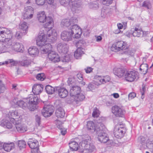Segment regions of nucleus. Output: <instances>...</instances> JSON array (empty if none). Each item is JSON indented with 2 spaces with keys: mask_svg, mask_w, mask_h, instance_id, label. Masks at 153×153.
<instances>
[{
  "mask_svg": "<svg viewBox=\"0 0 153 153\" xmlns=\"http://www.w3.org/2000/svg\"><path fill=\"white\" fill-rule=\"evenodd\" d=\"M39 102V98L33 94H30L29 96L24 100H19L16 101V100L12 102V104L14 106H19L22 108L27 107L31 111H34L36 108V105Z\"/></svg>",
  "mask_w": 153,
  "mask_h": 153,
  "instance_id": "obj_1",
  "label": "nucleus"
},
{
  "mask_svg": "<svg viewBox=\"0 0 153 153\" xmlns=\"http://www.w3.org/2000/svg\"><path fill=\"white\" fill-rule=\"evenodd\" d=\"M46 23L44 25L45 29H46V30H48L47 32V35L48 36L49 39L51 40V41L53 40H55L57 38V33L55 30H51L53 26V21L52 18L49 16H48L47 18L45 21Z\"/></svg>",
  "mask_w": 153,
  "mask_h": 153,
  "instance_id": "obj_2",
  "label": "nucleus"
},
{
  "mask_svg": "<svg viewBox=\"0 0 153 153\" xmlns=\"http://www.w3.org/2000/svg\"><path fill=\"white\" fill-rule=\"evenodd\" d=\"M21 116L14 115L13 117H9L10 121L14 124L17 131L19 132H24L26 131L25 125L22 123L20 120Z\"/></svg>",
  "mask_w": 153,
  "mask_h": 153,
  "instance_id": "obj_3",
  "label": "nucleus"
},
{
  "mask_svg": "<svg viewBox=\"0 0 153 153\" xmlns=\"http://www.w3.org/2000/svg\"><path fill=\"white\" fill-rule=\"evenodd\" d=\"M79 146L82 149V153H90L94 150V146L92 143H90L87 140H82L80 143Z\"/></svg>",
  "mask_w": 153,
  "mask_h": 153,
  "instance_id": "obj_4",
  "label": "nucleus"
},
{
  "mask_svg": "<svg viewBox=\"0 0 153 153\" xmlns=\"http://www.w3.org/2000/svg\"><path fill=\"white\" fill-rule=\"evenodd\" d=\"M48 36L45 35L43 30H41L39 32L38 36L36 39V44L39 46H42L45 45L48 39L50 42H53L55 40L51 41V40L49 39Z\"/></svg>",
  "mask_w": 153,
  "mask_h": 153,
  "instance_id": "obj_5",
  "label": "nucleus"
},
{
  "mask_svg": "<svg viewBox=\"0 0 153 153\" xmlns=\"http://www.w3.org/2000/svg\"><path fill=\"white\" fill-rule=\"evenodd\" d=\"M13 35L11 31L9 29L5 35L4 38H2V41L3 46L7 48H11L13 42L12 39Z\"/></svg>",
  "mask_w": 153,
  "mask_h": 153,
  "instance_id": "obj_6",
  "label": "nucleus"
},
{
  "mask_svg": "<svg viewBox=\"0 0 153 153\" xmlns=\"http://www.w3.org/2000/svg\"><path fill=\"white\" fill-rule=\"evenodd\" d=\"M105 128L103 125L101 126L99 131L96 133L98 135V139L101 143H106L109 140L108 137L107 136L106 133L105 132Z\"/></svg>",
  "mask_w": 153,
  "mask_h": 153,
  "instance_id": "obj_7",
  "label": "nucleus"
},
{
  "mask_svg": "<svg viewBox=\"0 0 153 153\" xmlns=\"http://www.w3.org/2000/svg\"><path fill=\"white\" fill-rule=\"evenodd\" d=\"M69 30L73 38L78 39L80 37L82 33L81 29L76 24L71 26Z\"/></svg>",
  "mask_w": 153,
  "mask_h": 153,
  "instance_id": "obj_8",
  "label": "nucleus"
},
{
  "mask_svg": "<svg viewBox=\"0 0 153 153\" xmlns=\"http://www.w3.org/2000/svg\"><path fill=\"white\" fill-rule=\"evenodd\" d=\"M34 13V9L32 7H25L22 15L23 19L27 21L30 20L33 18Z\"/></svg>",
  "mask_w": 153,
  "mask_h": 153,
  "instance_id": "obj_9",
  "label": "nucleus"
},
{
  "mask_svg": "<svg viewBox=\"0 0 153 153\" xmlns=\"http://www.w3.org/2000/svg\"><path fill=\"white\" fill-rule=\"evenodd\" d=\"M111 50L115 52L127 48L126 43L122 41H119L114 43L112 45Z\"/></svg>",
  "mask_w": 153,
  "mask_h": 153,
  "instance_id": "obj_10",
  "label": "nucleus"
},
{
  "mask_svg": "<svg viewBox=\"0 0 153 153\" xmlns=\"http://www.w3.org/2000/svg\"><path fill=\"white\" fill-rule=\"evenodd\" d=\"M77 20L76 18H71L70 19H65L62 20L61 22V26L64 27H70L73 24H76Z\"/></svg>",
  "mask_w": 153,
  "mask_h": 153,
  "instance_id": "obj_11",
  "label": "nucleus"
},
{
  "mask_svg": "<svg viewBox=\"0 0 153 153\" xmlns=\"http://www.w3.org/2000/svg\"><path fill=\"white\" fill-rule=\"evenodd\" d=\"M138 76V73L136 71H126L125 78L127 81H133Z\"/></svg>",
  "mask_w": 153,
  "mask_h": 153,
  "instance_id": "obj_12",
  "label": "nucleus"
},
{
  "mask_svg": "<svg viewBox=\"0 0 153 153\" xmlns=\"http://www.w3.org/2000/svg\"><path fill=\"white\" fill-rule=\"evenodd\" d=\"M104 125L101 123H98L95 125L94 123L91 121L88 122L87 123V128L88 130H93L98 132L99 131V129L100 128L101 126H102Z\"/></svg>",
  "mask_w": 153,
  "mask_h": 153,
  "instance_id": "obj_13",
  "label": "nucleus"
},
{
  "mask_svg": "<svg viewBox=\"0 0 153 153\" xmlns=\"http://www.w3.org/2000/svg\"><path fill=\"white\" fill-rule=\"evenodd\" d=\"M7 117L6 119L2 120L0 122V125L4 128L10 129L12 128L13 124L9 119V117H11L12 115H7Z\"/></svg>",
  "mask_w": 153,
  "mask_h": 153,
  "instance_id": "obj_14",
  "label": "nucleus"
},
{
  "mask_svg": "<svg viewBox=\"0 0 153 153\" xmlns=\"http://www.w3.org/2000/svg\"><path fill=\"white\" fill-rule=\"evenodd\" d=\"M57 47L58 51L61 54H66L68 51V46L65 43H59L57 45Z\"/></svg>",
  "mask_w": 153,
  "mask_h": 153,
  "instance_id": "obj_15",
  "label": "nucleus"
},
{
  "mask_svg": "<svg viewBox=\"0 0 153 153\" xmlns=\"http://www.w3.org/2000/svg\"><path fill=\"white\" fill-rule=\"evenodd\" d=\"M57 119L55 121L56 127L59 129H62L63 127L62 124L65 121L64 115H57Z\"/></svg>",
  "mask_w": 153,
  "mask_h": 153,
  "instance_id": "obj_16",
  "label": "nucleus"
},
{
  "mask_svg": "<svg viewBox=\"0 0 153 153\" xmlns=\"http://www.w3.org/2000/svg\"><path fill=\"white\" fill-rule=\"evenodd\" d=\"M61 39L65 41L68 42L72 39L73 36L69 31H63L61 35Z\"/></svg>",
  "mask_w": 153,
  "mask_h": 153,
  "instance_id": "obj_17",
  "label": "nucleus"
},
{
  "mask_svg": "<svg viewBox=\"0 0 153 153\" xmlns=\"http://www.w3.org/2000/svg\"><path fill=\"white\" fill-rule=\"evenodd\" d=\"M49 59L52 61L56 62L60 61V58L59 56L53 51L47 53Z\"/></svg>",
  "mask_w": 153,
  "mask_h": 153,
  "instance_id": "obj_18",
  "label": "nucleus"
},
{
  "mask_svg": "<svg viewBox=\"0 0 153 153\" xmlns=\"http://www.w3.org/2000/svg\"><path fill=\"white\" fill-rule=\"evenodd\" d=\"M54 111L53 107L48 105H45L43 108L42 110V115L48 114L49 115H52Z\"/></svg>",
  "mask_w": 153,
  "mask_h": 153,
  "instance_id": "obj_19",
  "label": "nucleus"
},
{
  "mask_svg": "<svg viewBox=\"0 0 153 153\" xmlns=\"http://www.w3.org/2000/svg\"><path fill=\"white\" fill-rule=\"evenodd\" d=\"M11 48L15 51L22 52L24 48L23 45L22 43L19 42H14Z\"/></svg>",
  "mask_w": 153,
  "mask_h": 153,
  "instance_id": "obj_20",
  "label": "nucleus"
},
{
  "mask_svg": "<svg viewBox=\"0 0 153 153\" xmlns=\"http://www.w3.org/2000/svg\"><path fill=\"white\" fill-rule=\"evenodd\" d=\"M81 88L78 86H71L70 89V95L71 98L74 97L80 92Z\"/></svg>",
  "mask_w": 153,
  "mask_h": 153,
  "instance_id": "obj_21",
  "label": "nucleus"
},
{
  "mask_svg": "<svg viewBox=\"0 0 153 153\" xmlns=\"http://www.w3.org/2000/svg\"><path fill=\"white\" fill-rule=\"evenodd\" d=\"M56 90L58 91V94L59 96L61 98H65L68 94V91L67 90L64 88H59L56 87Z\"/></svg>",
  "mask_w": 153,
  "mask_h": 153,
  "instance_id": "obj_22",
  "label": "nucleus"
},
{
  "mask_svg": "<svg viewBox=\"0 0 153 153\" xmlns=\"http://www.w3.org/2000/svg\"><path fill=\"white\" fill-rule=\"evenodd\" d=\"M122 129L121 130L117 127H115L114 128V136L118 139H121L124 136L126 131H123Z\"/></svg>",
  "mask_w": 153,
  "mask_h": 153,
  "instance_id": "obj_23",
  "label": "nucleus"
},
{
  "mask_svg": "<svg viewBox=\"0 0 153 153\" xmlns=\"http://www.w3.org/2000/svg\"><path fill=\"white\" fill-rule=\"evenodd\" d=\"M126 71L125 69L122 68H115L113 70L114 74L119 77H124Z\"/></svg>",
  "mask_w": 153,
  "mask_h": 153,
  "instance_id": "obj_24",
  "label": "nucleus"
},
{
  "mask_svg": "<svg viewBox=\"0 0 153 153\" xmlns=\"http://www.w3.org/2000/svg\"><path fill=\"white\" fill-rule=\"evenodd\" d=\"M43 88L42 85L37 84L34 85L32 88V91L34 94V96H37L36 95L40 93L43 90Z\"/></svg>",
  "mask_w": 153,
  "mask_h": 153,
  "instance_id": "obj_25",
  "label": "nucleus"
},
{
  "mask_svg": "<svg viewBox=\"0 0 153 153\" xmlns=\"http://www.w3.org/2000/svg\"><path fill=\"white\" fill-rule=\"evenodd\" d=\"M112 113L114 115H123L125 114V111L120 108L118 106L115 105L112 107Z\"/></svg>",
  "mask_w": 153,
  "mask_h": 153,
  "instance_id": "obj_26",
  "label": "nucleus"
},
{
  "mask_svg": "<svg viewBox=\"0 0 153 153\" xmlns=\"http://www.w3.org/2000/svg\"><path fill=\"white\" fill-rule=\"evenodd\" d=\"M51 115H36L35 123L36 126L38 127L40 126L41 122L45 119L50 117Z\"/></svg>",
  "mask_w": 153,
  "mask_h": 153,
  "instance_id": "obj_27",
  "label": "nucleus"
},
{
  "mask_svg": "<svg viewBox=\"0 0 153 153\" xmlns=\"http://www.w3.org/2000/svg\"><path fill=\"white\" fill-rule=\"evenodd\" d=\"M14 148V144L13 142L6 143L4 144L2 143V149L7 152H9Z\"/></svg>",
  "mask_w": 153,
  "mask_h": 153,
  "instance_id": "obj_28",
  "label": "nucleus"
},
{
  "mask_svg": "<svg viewBox=\"0 0 153 153\" xmlns=\"http://www.w3.org/2000/svg\"><path fill=\"white\" fill-rule=\"evenodd\" d=\"M37 18L38 21L40 23H44L47 18L44 11L39 12L37 14Z\"/></svg>",
  "mask_w": 153,
  "mask_h": 153,
  "instance_id": "obj_29",
  "label": "nucleus"
},
{
  "mask_svg": "<svg viewBox=\"0 0 153 153\" xmlns=\"http://www.w3.org/2000/svg\"><path fill=\"white\" fill-rule=\"evenodd\" d=\"M131 31L133 36L134 37H140L143 33V31L140 28L137 27L132 29Z\"/></svg>",
  "mask_w": 153,
  "mask_h": 153,
  "instance_id": "obj_30",
  "label": "nucleus"
},
{
  "mask_svg": "<svg viewBox=\"0 0 153 153\" xmlns=\"http://www.w3.org/2000/svg\"><path fill=\"white\" fill-rule=\"evenodd\" d=\"M44 46H45V48L41 50V52L43 53H47L53 51L52 45L50 43L46 42Z\"/></svg>",
  "mask_w": 153,
  "mask_h": 153,
  "instance_id": "obj_31",
  "label": "nucleus"
},
{
  "mask_svg": "<svg viewBox=\"0 0 153 153\" xmlns=\"http://www.w3.org/2000/svg\"><path fill=\"white\" fill-rule=\"evenodd\" d=\"M28 145L31 149L35 148L38 147L39 145L38 141L35 139H30L28 142Z\"/></svg>",
  "mask_w": 153,
  "mask_h": 153,
  "instance_id": "obj_32",
  "label": "nucleus"
},
{
  "mask_svg": "<svg viewBox=\"0 0 153 153\" xmlns=\"http://www.w3.org/2000/svg\"><path fill=\"white\" fill-rule=\"evenodd\" d=\"M28 52L29 54L32 56H37L39 54V50L35 47L30 48L28 49Z\"/></svg>",
  "mask_w": 153,
  "mask_h": 153,
  "instance_id": "obj_33",
  "label": "nucleus"
},
{
  "mask_svg": "<svg viewBox=\"0 0 153 153\" xmlns=\"http://www.w3.org/2000/svg\"><path fill=\"white\" fill-rule=\"evenodd\" d=\"M146 139L143 136L140 137L138 139V141L141 144L140 146L142 149H146L147 148V143H146Z\"/></svg>",
  "mask_w": 153,
  "mask_h": 153,
  "instance_id": "obj_34",
  "label": "nucleus"
},
{
  "mask_svg": "<svg viewBox=\"0 0 153 153\" xmlns=\"http://www.w3.org/2000/svg\"><path fill=\"white\" fill-rule=\"evenodd\" d=\"M85 97L84 95L80 92L74 97V101L76 103H78L79 102L83 101Z\"/></svg>",
  "mask_w": 153,
  "mask_h": 153,
  "instance_id": "obj_35",
  "label": "nucleus"
},
{
  "mask_svg": "<svg viewBox=\"0 0 153 153\" xmlns=\"http://www.w3.org/2000/svg\"><path fill=\"white\" fill-rule=\"evenodd\" d=\"M69 147L72 151H76L78 149L79 145L77 142L73 140H71L69 143Z\"/></svg>",
  "mask_w": 153,
  "mask_h": 153,
  "instance_id": "obj_36",
  "label": "nucleus"
},
{
  "mask_svg": "<svg viewBox=\"0 0 153 153\" xmlns=\"http://www.w3.org/2000/svg\"><path fill=\"white\" fill-rule=\"evenodd\" d=\"M83 54L84 52L83 49L80 48H79L74 52V56L76 59H79Z\"/></svg>",
  "mask_w": 153,
  "mask_h": 153,
  "instance_id": "obj_37",
  "label": "nucleus"
},
{
  "mask_svg": "<svg viewBox=\"0 0 153 153\" xmlns=\"http://www.w3.org/2000/svg\"><path fill=\"white\" fill-rule=\"evenodd\" d=\"M110 80L109 76H106L103 78H102L101 76H99L98 77V80L100 82L99 85L101 84H104L105 83L108 82Z\"/></svg>",
  "mask_w": 153,
  "mask_h": 153,
  "instance_id": "obj_38",
  "label": "nucleus"
},
{
  "mask_svg": "<svg viewBox=\"0 0 153 153\" xmlns=\"http://www.w3.org/2000/svg\"><path fill=\"white\" fill-rule=\"evenodd\" d=\"M80 0H69V6L70 7H78L80 6Z\"/></svg>",
  "mask_w": 153,
  "mask_h": 153,
  "instance_id": "obj_39",
  "label": "nucleus"
},
{
  "mask_svg": "<svg viewBox=\"0 0 153 153\" xmlns=\"http://www.w3.org/2000/svg\"><path fill=\"white\" fill-rule=\"evenodd\" d=\"M20 29L23 31L24 34L27 33L28 28L27 23L25 22H24L20 25Z\"/></svg>",
  "mask_w": 153,
  "mask_h": 153,
  "instance_id": "obj_40",
  "label": "nucleus"
},
{
  "mask_svg": "<svg viewBox=\"0 0 153 153\" xmlns=\"http://www.w3.org/2000/svg\"><path fill=\"white\" fill-rule=\"evenodd\" d=\"M63 56H62L60 59V61H61L62 62H67L69 61L70 59L71 56L67 53L65 54H62Z\"/></svg>",
  "mask_w": 153,
  "mask_h": 153,
  "instance_id": "obj_41",
  "label": "nucleus"
},
{
  "mask_svg": "<svg viewBox=\"0 0 153 153\" xmlns=\"http://www.w3.org/2000/svg\"><path fill=\"white\" fill-rule=\"evenodd\" d=\"M100 85H99V83H97V82L93 83H90L88 86L87 90L89 91L94 89L95 88H97L98 86Z\"/></svg>",
  "mask_w": 153,
  "mask_h": 153,
  "instance_id": "obj_42",
  "label": "nucleus"
},
{
  "mask_svg": "<svg viewBox=\"0 0 153 153\" xmlns=\"http://www.w3.org/2000/svg\"><path fill=\"white\" fill-rule=\"evenodd\" d=\"M46 91L47 93L49 94H52L56 90V87L55 88L49 85H47L45 88Z\"/></svg>",
  "mask_w": 153,
  "mask_h": 153,
  "instance_id": "obj_43",
  "label": "nucleus"
},
{
  "mask_svg": "<svg viewBox=\"0 0 153 153\" xmlns=\"http://www.w3.org/2000/svg\"><path fill=\"white\" fill-rule=\"evenodd\" d=\"M9 29L7 28L0 27V39L2 40L1 38H4L5 35Z\"/></svg>",
  "mask_w": 153,
  "mask_h": 153,
  "instance_id": "obj_44",
  "label": "nucleus"
},
{
  "mask_svg": "<svg viewBox=\"0 0 153 153\" xmlns=\"http://www.w3.org/2000/svg\"><path fill=\"white\" fill-rule=\"evenodd\" d=\"M148 68V65L147 64H143L140 65V69L142 71L143 74H145L147 72Z\"/></svg>",
  "mask_w": 153,
  "mask_h": 153,
  "instance_id": "obj_45",
  "label": "nucleus"
},
{
  "mask_svg": "<svg viewBox=\"0 0 153 153\" xmlns=\"http://www.w3.org/2000/svg\"><path fill=\"white\" fill-rule=\"evenodd\" d=\"M7 113L9 112V113H4L6 115H17L18 114H21L22 111L16 110H13L12 111H9L8 110H7Z\"/></svg>",
  "mask_w": 153,
  "mask_h": 153,
  "instance_id": "obj_46",
  "label": "nucleus"
},
{
  "mask_svg": "<svg viewBox=\"0 0 153 153\" xmlns=\"http://www.w3.org/2000/svg\"><path fill=\"white\" fill-rule=\"evenodd\" d=\"M31 63V61L30 60L26 59L24 60L21 61L20 62L21 65L22 66H27Z\"/></svg>",
  "mask_w": 153,
  "mask_h": 153,
  "instance_id": "obj_47",
  "label": "nucleus"
},
{
  "mask_svg": "<svg viewBox=\"0 0 153 153\" xmlns=\"http://www.w3.org/2000/svg\"><path fill=\"white\" fill-rule=\"evenodd\" d=\"M36 77L37 79L42 81L45 79V76L44 73H42L38 74L36 75Z\"/></svg>",
  "mask_w": 153,
  "mask_h": 153,
  "instance_id": "obj_48",
  "label": "nucleus"
},
{
  "mask_svg": "<svg viewBox=\"0 0 153 153\" xmlns=\"http://www.w3.org/2000/svg\"><path fill=\"white\" fill-rule=\"evenodd\" d=\"M18 146L20 149L22 148H24L26 146L25 141L23 140H19L18 143Z\"/></svg>",
  "mask_w": 153,
  "mask_h": 153,
  "instance_id": "obj_49",
  "label": "nucleus"
},
{
  "mask_svg": "<svg viewBox=\"0 0 153 153\" xmlns=\"http://www.w3.org/2000/svg\"><path fill=\"white\" fill-rule=\"evenodd\" d=\"M55 113L57 115H64L65 114V112L64 110L61 108H58L56 110Z\"/></svg>",
  "mask_w": 153,
  "mask_h": 153,
  "instance_id": "obj_50",
  "label": "nucleus"
},
{
  "mask_svg": "<svg viewBox=\"0 0 153 153\" xmlns=\"http://www.w3.org/2000/svg\"><path fill=\"white\" fill-rule=\"evenodd\" d=\"M77 80H76L74 77H73L71 78H68V83L69 85L73 83H76L77 82Z\"/></svg>",
  "mask_w": 153,
  "mask_h": 153,
  "instance_id": "obj_51",
  "label": "nucleus"
},
{
  "mask_svg": "<svg viewBox=\"0 0 153 153\" xmlns=\"http://www.w3.org/2000/svg\"><path fill=\"white\" fill-rule=\"evenodd\" d=\"M142 6L149 9L151 7V4L149 1H145L143 2Z\"/></svg>",
  "mask_w": 153,
  "mask_h": 153,
  "instance_id": "obj_52",
  "label": "nucleus"
},
{
  "mask_svg": "<svg viewBox=\"0 0 153 153\" xmlns=\"http://www.w3.org/2000/svg\"><path fill=\"white\" fill-rule=\"evenodd\" d=\"M60 3L61 5L64 6L69 5V0H60Z\"/></svg>",
  "mask_w": 153,
  "mask_h": 153,
  "instance_id": "obj_53",
  "label": "nucleus"
},
{
  "mask_svg": "<svg viewBox=\"0 0 153 153\" xmlns=\"http://www.w3.org/2000/svg\"><path fill=\"white\" fill-rule=\"evenodd\" d=\"M116 127H117V128H119L121 130L123 129V130H124L123 131H126V128H125V126L124 124H120L119 125H118Z\"/></svg>",
  "mask_w": 153,
  "mask_h": 153,
  "instance_id": "obj_54",
  "label": "nucleus"
},
{
  "mask_svg": "<svg viewBox=\"0 0 153 153\" xmlns=\"http://www.w3.org/2000/svg\"><path fill=\"white\" fill-rule=\"evenodd\" d=\"M114 117H113V120L115 122H117V121H120V119L123 117L121 115H114Z\"/></svg>",
  "mask_w": 153,
  "mask_h": 153,
  "instance_id": "obj_55",
  "label": "nucleus"
},
{
  "mask_svg": "<svg viewBox=\"0 0 153 153\" xmlns=\"http://www.w3.org/2000/svg\"><path fill=\"white\" fill-rule=\"evenodd\" d=\"M113 0H102V3L103 4L108 6L111 4Z\"/></svg>",
  "mask_w": 153,
  "mask_h": 153,
  "instance_id": "obj_56",
  "label": "nucleus"
},
{
  "mask_svg": "<svg viewBox=\"0 0 153 153\" xmlns=\"http://www.w3.org/2000/svg\"><path fill=\"white\" fill-rule=\"evenodd\" d=\"M9 63H10L11 64V65H14L15 62L12 59H9L7 61H6L5 63H1V65H4V64H7ZM1 62L0 63V65H1Z\"/></svg>",
  "mask_w": 153,
  "mask_h": 153,
  "instance_id": "obj_57",
  "label": "nucleus"
},
{
  "mask_svg": "<svg viewBox=\"0 0 153 153\" xmlns=\"http://www.w3.org/2000/svg\"><path fill=\"white\" fill-rule=\"evenodd\" d=\"M146 145L147 146V148H148L149 149H153V141L149 142V140H148V143Z\"/></svg>",
  "mask_w": 153,
  "mask_h": 153,
  "instance_id": "obj_58",
  "label": "nucleus"
},
{
  "mask_svg": "<svg viewBox=\"0 0 153 153\" xmlns=\"http://www.w3.org/2000/svg\"><path fill=\"white\" fill-rule=\"evenodd\" d=\"M45 0H36V4L38 5H43L45 2Z\"/></svg>",
  "mask_w": 153,
  "mask_h": 153,
  "instance_id": "obj_59",
  "label": "nucleus"
},
{
  "mask_svg": "<svg viewBox=\"0 0 153 153\" xmlns=\"http://www.w3.org/2000/svg\"><path fill=\"white\" fill-rule=\"evenodd\" d=\"M100 112L99 110L96 108H94L92 115H100Z\"/></svg>",
  "mask_w": 153,
  "mask_h": 153,
  "instance_id": "obj_60",
  "label": "nucleus"
},
{
  "mask_svg": "<svg viewBox=\"0 0 153 153\" xmlns=\"http://www.w3.org/2000/svg\"><path fill=\"white\" fill-rule=\"evenodd\" d=\"M136 96V94L134 92H131L128 94V98L129 100H131Z\"/></svg>",
  "mask_w": 153,
  "mask_h": 153,
  "instance_id": "obj_61",
  "label": "nucleus"
},
{
  "mask_svg": "<svg viewBox=\"0 0 153 153\" xmlns=\"http://www.w3.org/2000/svg\"><path fill=\"white\" fill-rule=\"evenodd\" d=\"M47 3L50 4H52L54 7H56V3H54L53 0H46Z\"/></svg>",
  "mask_w": 153,
  "mask_h": 153,
  "instance_id": "obj_62",
  "label": "nucleus"
},
{
  "mask_svg": "<svg viewBox=\"0 0 153 153\" xmlns=\"http://www.w3.org/2000/svg\"><path fill=\"white\" fill-rule=\"evenodd\" d=\"M76 76L78 79L81 80H83V77L82 76V74L81 73H78L77 75Z\"/></svg>",
  "mask_w": 153,
  "mask_h": 153,
  "instance_id": "obj_63",
  "label": "nucleus"
},
{
  "mask_svg": "<svg viewBox=\"0 0 153 153\" xmlns=\"http://www.w3.org/2000/svg\"><path fill=\"white\" fill-rule=\"evenodd\" d=\"M31 152L32 153H38L39 151V148L38 147L31 149Z\"/></svg>",
  "mask_w": 153,
  "mask_h": 153,
  "instance_id": "obj_64",
  "label": "nucleus"
}]
</instances>
